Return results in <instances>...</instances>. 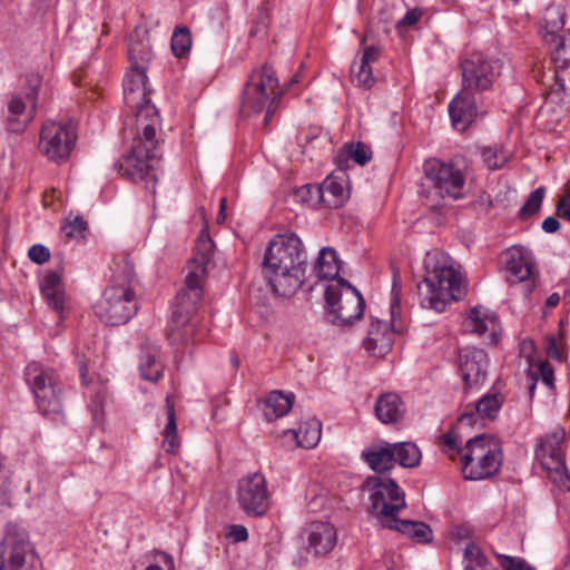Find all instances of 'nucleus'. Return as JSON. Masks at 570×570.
I'll return each instance as SVG.
<instances>
[{
    "mask_svg": "<svg viewBox=\"0 0 570 570\" xmlns=\"http://www.w3.org/2000/svg\"><path fill=\"white\" fill-rule=\"evenodd\" d=\"M131 69L124 78V100L135 110L136 135L128 154L115 167L121 176L135 183L144 181L151 194L156 193L157 166L160 161L161 120L158 109L148 98L146 67L140 63L135 49L128 51Z\"/></svg>",
    "mask_w": 570,
    "mask_h": 570,
    "instance_id": "nucleus-1",
    "label": "nucleus"
},
{
    "mask_svg": "<svg viewBox=\"0 0 570 570\" xmlns=\"http://www.w3.org/2000/svg\"><path fill=\"white\" fill-rule=\"evenodd\" d=\"M215 244L206 230L199 235L194 255L187 264L185 287L173 304V318L167 333L169 344L177 351L196 335V312L204 294V279L214 258Z\"/></svg>",
    "mask_w": 570,
    "mask_h": 570,
    "instance_id": "nucleus-2",
    "label": "nucleus"
},
{
    "mask_svg": "<svg viewBox=\"0 0 570 570\" xmlns=\"http://www.w3.org/2000/svg\"><path fill=\"white\" fill-rule=\"evenodd\" d=\"M306 269L307 253L295 233L277 234L268 242L262 273L275 295L293 296L304 284Z\"/></svg>",
    "mask_w": 570,
    "mask_h": 570,
    "instance_id": "nucleus-3",
    "label": "nucleus"
},
{
    "mask_svg": "<svg viewBox=\"0 0 570 570\" xmlns=\"http://www.w3.org/2000/svg\"><path fill=\"white\" fill-rule=\"evenodd\" d=\"M138 281L134 267L128 263L117 271L101 298L95 305V313L109 326L124 325L137 313L136 289Z\"/></svg>",
    "mask_w": 570,
    "mask_h": 570,
    "instance_id": "nucleus-4",
    "label": "nucleus"
},
{
    "mask_svg": "<svg viewBox=\"0 0 570 570\" xmlns=\"http://www.w3.org/2000/svg\"><path fill=\"white\" fill-rule=\"evenodd\" d=\"M283 95L284 90L279 88L278 78L271 66L263 65L254 68L243 89L242 112L258 115L265 110L263 126L267 128Z\"/></svg>",
    "mask_w": 570,
    "mask_h": 570,
    "instance_id": "nucleus-5",
    "label": "nucleus"
},
{
    "mask_svg": "<svg viewBox=\"0 0 570 570\" xmlns=\"http://www.w3.org/2000/svg\"><path fill=\"white\" fill-rule=\"evenodd\" d=\"M417 294L423 308L441 313L449 302L465 296L463 276L453 266L435 264L431 269L428 264L424 279L417 285Z\"/></svg>",
    "mask_w": 570,
    "mask_h": 570,
    "instance_id": "nucleus-6",
    "label": "nucleus"
},
{
    "mask_svg": "<svg viewBox=\"0 0 570 570\" xmlns=\"http://www.w3.org/2000/svg\"><path fill=\"white\" fill-rule=\"evenodd\" d=\"M502 450L495 440L487 434L470 439L462 454V472L465 479L479 481L495 475L502 465Z\"/></svg>",
    "mask_w": 570,
    "mask_h": 570,
    "instance_id": "nucleus-7",
    "label": "nucleus"
},
{
    "mask_svg": "<svg viewBox=\"0 0 570 570\" xmlns=\"http://www.w3.org/2000/svg\"><path fill=\"white\" fill-rule=\"evenodd\" d=\"M24 380L38 409L45 416L60 415L63 411L62 385L57 372L39 362H30L24 368Z\"/></svg>",
    "mask_w": 570,
    "mask_h": 570,
    "instance_id": "nucleus-8",
    "label": "nucleus"
},
{
    "mask_svg": "<svg viewBox=\"0 0 570 570\" xmlns=\"http://www.w3.org/2000/svg\"><path fill=\"white\" fill-rule=\"evenodd\" d=\"M468 164L464 157L455 156L449 160L426 159L423 164L425 177L442 197L461 199L465 196Z\"/></svg>",
    "mask_w": 570,
    "mask_h": 570,
    "instance_id": "nucleus-9",
    "label": "nucleus"
},
{
    "mask_svg": "<svg viewBox=\"0 0 570 570\" xmlns=\"http://www.w3.org/2000/svg\"><path fill=\"white\" fill-rule=\"evenodd\" d=\"M361 489L368 492V511L383 528L406 507L405 494L393 479H383L376 475L368 476Z\"/></svg>",
    "mask_w": 570,
    "mask_h": 570,
    "instance_id": "nucleus-10",
    "label": "nucleus"
},
{
    "mask_svg": "<svg viewBox=\"0 0 570 570\" xmlns=\"http://www.w3.org/2000/svg\"><path fill=\"white\" fill-rule=\"evenodd\" d=\"M324 295L333 324L348 325L363 315L365 301L346 279L338 278L336 283L328 284Z\"/></svg>",
    "mask_w": 570,
    "mask_h": 570,
    "instance_id": "nucleus-11",
    "label": "nucleus"
},
{
    "mask_svg": "<svg viewBox=\"0 0 570 570\" xmlns=\"http://www.w3.org/2000/svg\"><path fill=\"white\" fill-rule=\"evenodd\" d=\"M566 431L556 428L539 440L535 446V458L542 469L549 472V476L561 490L570 491V475L567 471L563 441Z\"/></svg>",
    "mask_w": 570,
    "mask_h": 570,
    "instance_id": "nucleus-12",
    "label": "nucleus"
},
{
    "mask_svg": "<svg viewBox=\"0 0 570 570\" xmlns=\"http://www.w3.org/2000/svg\"><path fill=\"white\" fill-rule=\"evenodd\" d=\"M0 552L1 558L8 557L11 570H42L40 558L30 547L28 533L16 524L6 527Z\"/></svg>",
    "mask_w": 570,
    "mask_h": 570,
    "instance_id": "nucleus-13",
    "label": "nucleus"
},
{
    "mask_svg": "<svg viewBox=\"0 0 570 570\" xmlns=\"http://www.w3.org/2000/svg\"><path fill=\"white\" fill-rule=\"evenodd\" d=\"M499 65V60H489L481 53L463 59L461 61L462 88L476 95L491 90Z\"/></svg>",
    "mask_w": 570,
    "mask_h": 570,
    "instance_id": "nucleus-14",
    "label": "nucleus"
},
{
    "mask_svg": "<svg viewBox=\"0 0 570 570\" xmlns=\"http://www.w3.org/2000/svg\"><path fill=\"white\" fill-rule=\"evenodd\" d=\"M75 140L71 126L49 120L41 128L39 149L49 160L60 161L69 157Z\"/></svg>",
    "mask_w": 570,
    "mask_h": 570,
    "instance_id": "nucleus-15",
    "label": "nucleus"
},
{
    "mask_svg": "<svg viewBox=\"0 0 570 570\" xmlns=\"http://www.w3.org/2000/svg\"><path fill=\"white\" fill-rule=\"evenodd\" d=\"M237 500L250 515H263L268 510L269 493L265 476L258 472L244 476L238 482Z\"/></svg>",
    "mask_w": 570,
    "mask_h": 570,
    "instance_id": "nucleus-16",
    "label": "nucleus"
},
{
    "mask_svg": "<svg viewBox=\"0 0 570 570\" xmlns=\"http://www.w3.org/2000/svg\"><path fill=\"white\" fill-rule=\"evenodd\" d=\"M458 363L465 387H479L485 382L489 357L482 348L471 346L460 348Z\"/></svg>",
    "mask_w": 570,
    "mask_h": 570,
    "instance_id": "nucleus-17",
    "label": "nucleus"
},
{
    "mask_svg": "<svg viewBox=\"0 0 570 570\" xmlns=\"http://www.w3.org/2000/svg\"><path fill=\"white\" fill-rule=\"evenodd\" d=\"M504 402L501 393L484 394L474 405H468L459 416L458 423L465 426H474L480 420L497 417Z\"/></svg>",
    "mask_w": 570,
    "mask_h": 570,
    "instance_id": "nucleus-18",
    "label": "nucleus"
},
{
    "mask_svg": "<svg viewBox=\"0 0 570 570\" xmlns=\"http://www.w3.org/2000/svg\"><path fill=\"white\" fill-rule=\"evenodd\" d=\"M337 543L336 528L330 522H313L307 529V552L324 557L332 552Z\"/></svg>",
    "mask_w": 570,
    "mask_h": 570,
    "instance_id": "nucleus-19",
    "label": "nucleus"
},
{
    "mask_svg": "<svg viewBox=\"0 0 570 570\" xmlns=\"http://www.w3.org/2000/svg\"><path fill=\"white\" fill-rule=\"evenodd\" d=\"M452 125L464 130L478 115L476 94L461 89L449 104Z\"/></svg>",
    "mask_w": 570,
    "mask_h": 570,
    "instance_id": "nucleus-20",
    "label": "nucleus"
},
{
    "mask_svg": "<svg viewBox=\"0 0 570 570\" xmlns=\"http://www.w3.org/2000/svg\"><path fill=\"white\" fill-rule=\"evenodd\" d=\"M393 336L389 322L375 320L371 323L363 346L371 355L383 356L391 350Z\"/></svg>",
    "mask_w": 570,
    "mask_h": 570,
    "instance_id": "nucleus-21",
    "label": "nucleus"
},
{
    "mask_svg": "<svg viewBox=\"0 0 570 570\" xmlns=\"http://www.w3.org/2000/svg\"><path fill=\"white\" fill-rule=\"evenodd\" d=\"M464 331L483 335L490 332V342L497 343V331L499 327L497 315L493 312L475 306L470 309L468 316L463 321Z\"/></svg>",
    "mask_w": 570,
    "mask_h": 570,
    "instance_id": "nucleus-22",
    "label": "nucleus"
},
{
    "mask_svg": "<svg viewBox=\"0 0 570 570\" xmlns=\"http://www.w3.org/2000/svg\"><path fill=\"white\" fill-rule=\"evenodd\" d=\"M505 278L511 286L523 284L524 296L528 298L535 287L533 264L522 255H512L507 263Z\"/></svg>",
    "mask_w": 570,
    "mask_h": 570,
    "instance_id": "nucleus-23",
    "label": "nucleus"
},
{
    "mask_svg": "<svg viewBox=\"0 0 570 570\" xmlns=\"http://www.w3.org/2000/svg\"><path fill=\"white\" fill-rule=\"evenodd\" d=\"M393 453L392 443L379 441L365 448L361 456L374 472L385 473L395 466Z\"/></svg>",
    "mask_w": 570,
    "mask_h": 570,
    "instance_id": "nucleus-24",
    "label": "nucleus"
},
{
    "mask_svg": "<svg viewBox=\"0 0 570 570\" xmlns=\"http://www.w3.org/2000/svg\"><path fill=\"white\" fill-rule=\"evenodd\" d=\"M41 293L48 305L58 314L59 318L62 320L65 313L62 274L58 271L48 272L41 282Z\"/></svg>",
    "mask_w": 570,
    "mask_h": 570,
    "instance_id": "nucleus-25",
    "label": "nucleus"
},
{
    "mask_svg": "<svg viewBox=\"0 0 570 570\" xmlns=\"http://www.w3.org/2000/svg\"><path fill=\"white\" fill-rule=\"evenodd\" d=\"M566 12L562 6L549 4L540 19V31L546 41H557V37L567 32L564 28Z\"/></svg>",
    "mask_w": 570,
    "mask_h": 570,
    "instance_id": "nucleus-26",
    "label": "nucleus"
},
{
    "mask_svg": "<svg viewBox=\"0 0 570 570\" xmlns=\"http://www.w3.org/2000/svg\"><path fill=\"white\" fill-rule=\"evenodd\" d=\"M376 417L384 424L399 423L405 414V405L396 393L382 394L375 402Z\"/></svg>",
    "mask_w": 570,
    "mask_h": 570,
    "instance_id": "nucleus-27",
    "label": "nucleus"
},
{
    "mask_svg": "<svg viewBox=\"0 0 570 570\" xmlns=\"http://www.w3.org/2000/svg\"><path fill=\"white\" fill-rule=\"evenodd\" d=\"M380 56V47L368 46L364 48L360 62L352 65L351 73L360 87L370 89L375 83V79L373 77L372 68L370 65L375 62Z\"/></svg>",
    "mask_w": 570,
    "mask_h": 570,
    "instance_id": "nucleus-28",
    "label": "nucleus"
},
{
    "mask_svg": "<svg viewBox=\"0 0 570 570\" xmlns=\"http://www.w3.org/2000/svg\"><path fill=\"white\" fill-rule=\"evenodd\" d=\"M140 375L144 380L150 382H158L164 374V366L160 361V352L156 345L145 344L141 347Z\"/></svg>",
    "mask_w": 570,
    "mask_h": 570,
    "instance_id": "nucleus-29",
    "label": "nucleus"
},
{
    "mask_svg": "<svg viewBox=\"0 0 570 570\" xmlns=\"http://www.w3.org/2000/svg\"><path fill=\"white\" fill-rule=\"evenodd\" d=\"M372 159V150L363 141H350L337 151L334 161L341 170L348 168L350 160L364 166Z\"/></svg>",
    "mask_w": 570,
    "mask_h": 570,
    "instance_id": "nucleus-30",
    "label": "nucleus"
},
{
    "mask_svg": "<svg viewBox=\"0 0 570 570\" xmlns=\"http://www.w3.org/2000/svg\"><path fill=\"white\" fill-rule=\"evenodd\" d=\"M385 528L399 531L417 543H430L433 540V532L430 525L421 521L395 518L389 523H385Z\"/></svg>",
    "mask_w": 570,
    "mask_h": 570,
    "instance_id": "nucleus-31",
    "label": "nucleus"
},
{
    "mask_svg": "<svg viewBox=\"0 0 570 570\" xmlns=\"http://www.w3.org/2000/svg\"><path fill=\"white\" fill-rule=\"evenodd\" d=\"M8 111L9 129L12 132H20L32 120L35 109H32L29 101H23L20 96H13L8 104Z\"/></svg>",
    "mask_w": 570,
    "mask_h": 570,
    "instance_id": "nucleus-32",
    "label": "nucleus"
},
{
    "mask_svg": "<svg viewBox=\"0 0 570 570\" xmlns=\"http://www.w3.org/2000/svg\"><path fill=\"white\" fill-rule=\"evenodd\" d=\"M263 404V415L268 422H272L285 416L291 411L294 404V394L273 391L266 395Z\"/></svg>",
    "mask_w": 570,
    "mask_h": 570,
    "instance_id": "nucleus-33",
    "label": "nucleus"
},
{
    "mask_svg": "<svg viewBox=\"0 0 570 570\" xmlns=\"http://www.w3.org/2000/svg\"><path fill=\"white\" fill-rule=\"evenodd\" d=\"M341 269V262L333 247H323L314 265V273L320 279H330L336 283Z\"/></svg>",
    "mask_w": 570,
    "mask_h": 570,
    "instance_id": "nucleus-34",
    "label": "nucleus"
},
{
    "mask_svg": "<svg viewBox=\"0 0 570 570\" xmlns=\"http://www.w3.org/2000/svg\"><path fill=\"white\" fill-rule=\"evenodd\" d=\"M347 194L336 177L328 176L321 184V207L338 208L344 205Z\"/></svg>",
    "mask_w": 570,
    "mask_h": 570,
    "instance_id": "nucleus-35",
    "label": "nucleus"
},
{
    "mask_svg": "<svg viewBox=\"0 0 570 570\" xmlns=\"http://www.w3.org/2000/svg\"><path fill=\"white\" fill-rule=\"evenodd\" d=\"M285 434H291L298 446L313 449L321 441L322 424L317 419H311L302 423L298 430H288Z\"/></svg>",
    "mask_w": 570,
    "mask_h": 570,
    "instance_id": "nucleus-36",
    "label": "nucleus"
},
{
    "mask_svg": "<svg viewBox=\"0 0 570 570\" xmlns=\"http://www.w3.org/2000/svg\"><path fill=\"white\" fill-rule=\"evenodd\" d=\"M166 414L167 423L163 430V449L169 454L176 453L179 448V438L177 434V419L175 411V403L171 396L166 397Z\"/></svg>",
    "mask_w": 570,
    "mask_h": 570,
    "instance_id": "nucleus-37",
    "label": "nucleus"
},
{
    "mask_svg": "<svg viewBox=\"0 0 570 570\" xmlns=\"http://www.w3.org/2000/svg\"><path fill=\"white\" fill-rule=\"evenodd\" d=\"M394 464L403 468H414L420 464L422 454L415 443L396 442L392 443Z\"/></svg>",
    "mask_w": 570,
    "mask_h": 570,
    "instance_id": "nucleus-38",
    "label": "nucleus"
},
{
    "mask_svg": "<svg viewBox=\"0 0 570 570\" xmlns=\"http://www.w3.org/2000/svg\"><path fill=\"white\" fill-rule=\"evenodd\" d=\"M554 45L551 52V60L558 70L570 68V29L557 37V41H547Z\"/></svg>",
    "mask_w": 570,
    "mask_h": 570,
    "instance_id": "nucleus-39",
    "label": "nucleus"
},
{
    "mask_svg": "<svg viewBox=\"0 0 570 570\" xmlns=\"http://www.w3.org/2000/svg\"><path fill=\"white\" fill-rule=\"evenodd\" d=\"M464 570H495L485 554L474 543H469L463 553Z\"/></svg>",
    "mask_w": 570,
    "mask_h": 570,
    "instance_id": "nucleus-40",
    "label": "nucleus"
},
{
    "mask_svg": "<svg viewBox=\"0 0 570 570\" xmlns=\"http://www.w3.org/2000/svg\"><path fill=\"white\" fill-rule=\"evenodd\" d=\"M191 48V35L187 27L177 26L171 36V50L177 58H184Z\"/></svg>",
    "mask_w": 570,
    "mask_h": 570,
    "instance_id": "nucleus-41",
    "label": "nucleus"
},
{
    "mask_svg": "<svg viewBox=\"0 0 570 570\" xmlns=\"http://www.w3.org/2000/svg\"><path fill=\"white\" fill-rule=\"evenodd\" d=\"M529 375L537 379V381L540 379L548 389L554 387V371L547 360H540L532 363Z\"/></svg>",
    "mask_w": 570,
    "mask_h": 570,
    "instance_id": "nucleus-42",
    "label": "nucleus"
},
{
    "mask_svg": "<svg viewBox=\"0 0 570 570\" xmlns=\"http://www.w3.org/2000/svg\"><path fill=\"white\" fill-rule=\"evenodd\" d=\"M295 197L308 207H321V185H304L296 189Z\"/></svg>",
    "mask_w": 570,
    "mask_h": 570,
    "instance_id": "nucleus-43",
    "label": "nucleus"
},
{
    "mask_svg": "<svg viewBox=\"0 0 570 570\" xmlns=\"http://www.w3.org/2000/svg\"><path fill=\"white\" fill-rule=\"evenodd\" d=\"M544 194L546 188L543 186L534 189L525 200L524 205L521 207L520 216L527 217L535 214L541 207Z\"/></svg>",
    "mask_w": 570,
    "mask_h": 570,
    "instance_id": "nucleus-44",
    "label": "nucleus"
},
{
    "mask_svg": "<svg viewBox=\"0 0 570 570\" xmlns=\"http://www.w3.org/2000/svg\"><path fill=\"white\" fill-rule=\"evenodd\" d=\"M481 156L485 166L491 170L501 168L508 160L502 150L492 147L482 148Z\"/></svg>",
    "mask_w": 570,
    "mask_h": 570,
    "instance_id": "nucleus-45",
    "label": "nucleus"
},
{
    "mask_svg": "<svg viewBox=\"0 0 570 570\" xmlns=\"http://www.w3.org/2000/svg\"><path fill=\"white\" fill-rule=\"evenodd\" d=\"M42 77L38 72H29L24 76L26 99L36 109L38 90L41 86Z\"/></svg>",
    "mask_w": 570,
    "mask_h": 570,
    "instance_id": "nucleus-46",
    "label": "nucleus"
},
{
    "mask_svg": "<svg viewBox=\"0 0 570 570\" xmlns=\"http://www.w3.org/2000/svg\"><path fill=\"white\" fill-rule=\"evenodd\" d=\"M442 442L444 445V452L452 460L460 458V460L462 461V454L464 452V448L461 446V441L455 432L449 431L448 433L443 434Z\"/></svg>",
    "mask_w": 570,
    "mask_h": 570,
    "instance_id": "nucleus-47",
    "label": "nucleus"
},
{
    "mask_svg": "<svg viewBox=\"0 0 570 570\" xmlns=\"http://www.w3.org/2000/svg\"><path fill=\"white\" fill-rule=\"evenodd\" d=\"M86 222L80 217H76L73 220L65 224L61 227V230L66 235V237L76 238L82 236V233L86 230Z\"/></svg>",
    "mask_w": 570,
    "mask_h": 570,
    "instance_id": "nucleus-48",
    "label": "nucleus"
},
{
    "mask_svg": "<svg viewBox=\"0 0 570 570\" xmlns=\"http://www.w3.org/2000/svg\"><path fill=\"white\" fill-rule=\"evenodd\" d=\"M499 564L504 570H523L528 564L521 558H515L507 554L495 553Z\"/></svg>",
    "mask_w": 570,
    "mask_h": 570,
    "instance_id": "nucleus-49",
    "label": "nucleus"
},
{
    "mask_svg": "<svg viewBox=\"0 0 570 570\" xmlns=\"http://www.w3.org/2000/svg\"><path fill=\"white\" fill-rule=\"evenodd\" d=\"M28 257L36 264H45L50 258V250L48 247L41 244H35L28 252Z\"/></svg>",
    "mask_w": 570,
    "mask_h": 570,
    "instance_id": "nucleus-50",
    "label": "nucleus"
},
{
    "mask_svg": "<svg viewBox=\"0 0 570 570\" xmlns=\"http://www.w3.org/2000/svg\"><path fill=\"white\" fill-rule=\"evenodd\" d=\"M556 210L559 218L570 222V190L559 198Z\"/></svg>",
    "mask_w": 570,
    "mask_h": 570,
    "instance_id": "nucleus-51",
    "label": "nucleus"
},
{
    "mask_svg": "<svg viewBox=\"0 0 570 570\" xmlns=\"http://www.w3.org/2000/svg\"><path fill=\"white\" fill-rule=\"evenodd\" d=\"M226 535L233 542H243L248 539V531L242 524H233L228 527Z\"/></svg>",
    "mask_w": 570,
    "mask_h": 570,
    "instance_id": "nucleus-52",
    "label": "nucleus"
},
{
    "mask_svg": "<svg viewBox=\"0 0 570 570\" xmlns=\"http://www.w3.org/2000/svg\"><path fill=\"white\" fill-rule=\"evenodd\" d=\"M401 287L397 283L396 275L393 277V285H392V297H391V314H395V309L400 306L401 297H400Z\"/></svg>",
    "mask_w": 570,
    "mask_h": 570,
    "instance_id": "nucleus-53",
    "label": "nucleus"
},
{
    "mask_svg": "<svg viewBox=\"0 0 570 570\" xmlns=\"http://www.w3.org/2000/svg\"><path fill=\"white\" fill-rule=\"evenodd\" d=\"M422 12L419 9H411L400 20L399 24L404 27L414 26L420 20Z\"/></svg>",
    "mask_w": 570,
    "mask_h": 570,
    "instance_id": "nucleus-54",
    "label": "nucleus"
},
{
    "mask_svg": "<svg viewBox=\"0 0 570 570\" xmlns=\"http://www.w3.org/2000/svg\"><path fill=\"white\" fill-rule=\"evenodd\" d=\"M160 560L164 562L165 568L158 564H149L146 570H175L174 559L170 554L166 552H161L159 556Z\"/></svg>",
    "mask_w": 570,
    "mask_h": 570,
    "instance_id": "nucleus-55",
    "label": "nucleus"
},
{
    "mask_svg": "<svg viewBox=\"0 0 570 570\" xmlns=\"http://www.w3.org/2000/svg\"><path fill=\"white\" fill-rule=\"evenodd\" d=\"M471 535L470 528L464 524H459L452 528L451 537L452 539H456L459 541L469 539Z\"/></svg>",
    "mask_w": 570,
    "mask_h": 570,
    "instance_id": "nucleus-56",
    "label": "nucleus"
},
{
    "mask_svg": "<svg viewBox=\"0 0 570 570\" xmlns=\"http://www.w3.org/2000/svg\"><path fill=\"white\" fill-rule=\"evenodd\" d=\"M560 222L553 216L547 217L541 225L542 230L548 234L557 233L560 229Z\"/></svg>",
    "mask_w": 570,
    "mask_h": 570,
    "instance_id": "nucleus-57",
    "label": "nucleus"
},
{
    "mask_svg": "<svg viewBox=\"0 0 570 570\" xmlns=\"http://www.w3.org/2000/svg\"><path fill=\"white\" fill-rule=\"evenodd\" d=\"M546 350H547V354L552 357V358H556L558 361H561L562 360V355L557 346V342L553 337L549 338L548 340V343H547V346H546Z\"/></svg>",
    "mask_w": 570,
    "mask_h": 570,
    "instance_id": "nucleus-58",
    "label": "nucleus"
},
{
    "mask_svg": "<svg viewBox=\"0 0 570 570\" xmlns=\"http://www.w3.org/2000/svg\"><path fill=\"white\" fill-rule=\"evenodd\" d=\"M225 210H226V198H220L219 213L217 215L218 224H223L225 222V219H226Z\"/></svg>",
    "mask_w": 570,
    "mask_h": 570,
    "instance_id": "nucleus-59",
    "label": "nucleus"
},
{
    "mask_svg": "<svg viewBox=\"0 0 570 570\" xmlns=\"http://www.w3.org/2000/svg\"><path fill=\"white\" fill-rule=\"evenodd\" d=\"M560 302V295L558 293H552L548 298H547V302H546V305L548 307H556Z\"/></svg>",
    "mask_w": 570,
    "mask_h": 570,
    "instance_id": "nucleus-60",
    "label": "nucleus"
},
{
    "mask_svg": "<svg viewBox=\"0 0 570 570\" xmlns=\"http://www.w3.org/2000/svg\"><path fill=\"white\" fill-rule=\"evenodd\" d=\"M79 372H80V377L82 380V383L83 384H88V380H87V366L82 363L79 364Z\"/></svg>",
    "mask_w": 570,
    "mask_h": 570,
    "instance_id": "nucleus-61",
    "label": "nucleus"
},
{
    "mask_svg": "<svg viewBox=\"0 0 570 570\" xmlns=\"http://www.w3.org/2000/svg\"><path fill=\"white\" fill-rule=\"evenodd\" d=\"M535 386H537V379L531 377V383L529 385V394H530L531 399L534 396Z\"/></svg>",
    "mask_w": 570,
    "mask_h": 570,
    "instance_id": "nucleus-62",
    "label": "nucleus"
},
{
    "mask_svg": "<svg viewBox=\"0 0 570 570\" xmlns=\"http://www.w3.org/2000/svg\"><path fill=\"white\" fill-rule=\"evenodd\" d=\"M296 82H298V75L297 73L291 79V85L296 83Z\"/></svg>",
    "mask_w": 570,
    "mask_h": 570,
    "instance_id": "nucleus-63",
    "label": "nucleus"
},
{
    "mask_svg": "<svg viewBox=\"0 0 570 570\" xmlns=\"http://www.w3.org/2000/svg\"><path fill=\"white\" fill-rule=\"evenodd\" d=\"M566 568L570 570V558H569V560L566 562Z\"/></svg>",
    "mask_w": 570,
    "mask_h": 570,
    "instance_id": "nucleus-64",
    "label": "nucleus"
}]
</instances>
